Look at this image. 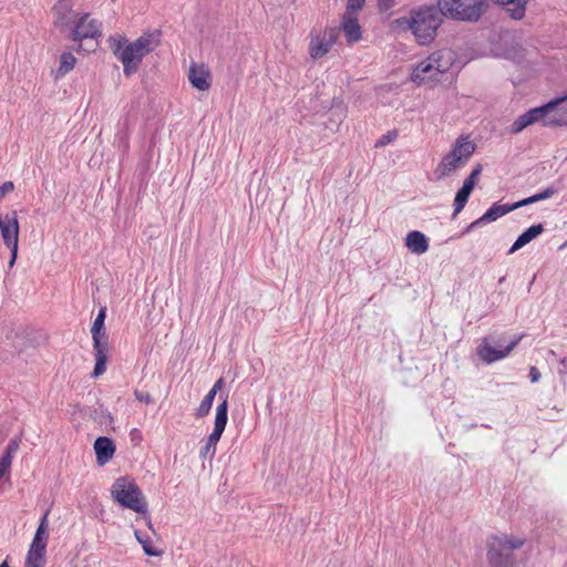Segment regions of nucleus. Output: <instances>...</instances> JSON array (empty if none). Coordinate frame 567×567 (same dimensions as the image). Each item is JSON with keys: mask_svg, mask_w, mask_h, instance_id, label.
<instances>
[{"mask_svg": "<svg viewBox=\"0 0 567 567\" xmlns=\"http://www.w3.org/2000/svg\"><path fill=\"white\" fill-rule=\"evenodd\" d=\"M159 39L156 33H144L133 42L123 35L111 37L110 48L113 54L122 62L123 72L126 76L135 73L145 55L158 45Z\"/></svg>", "mask_w": 567, "mask_h": 567, "instance_id": "obj_1", "label": "nucleus"}, {"mask_svg": "<svg viewBox=\"0 0 567 567\" xmlns=\"http://www.w3.org/2000/svg\"><path fill=\"white\" fill-rule=\"evenodd\" d=\"M444 17L439 7H424L412 11L410 17L395 20L396 25L403 30H411L416 41L424 45L431 43Z\"/></svg>", "mask_w": 567, "mask_h": 567, "instance_id": "obj_2", "label": "nucleus"}, {"mask_svg": "<svg viewBox=\"0 0 567 567\" xmlns=\"http://www.w3.org/2000/svg\"><path fill=\"white\" fill-rule=\"evenodd\" d=\"M437 7L441 14L446 18L477 22L489 7L488 0H439Z\"/></svg>", "mask_w": 567, "mask_h": 567, "instance_id": "obj_3", "label": "nucleus"}, {"mask_svg": "<svg viewBox=\"0 0 567 567\" xmlns=\"http://www.w3.org/2000/svg\"><path fill=\"white\" fill-rule=\"evenodd\" d=\"M476 145L468 136H460L451 151L443 156L436 166L434 174L437 179H443L462 168L474 154Z\"/></svg>", "mask_w": 567, "mask_h": 567, "instance_id": "obj_4", "label": "nucleus"}, {"mask_svg": "<svg viewBox=\"0 0 567 567\" xmlns=\"http://www.w3.org/2000/svg\"><path fill=\"white\" fill-rule=\"evenodd\" d=\"M524 543V538L514 535L494 537L488 548L489 563L493 567H516L518 560L514 551Z\"/></svg>", "mask_w": 567, "mask_h": 567, "instance_id": "obj_5", "label": "nucleus"}, {"mask_svg": "<svg viewBox=\"0 0 567 567\" xmlns=\"http://www.w3.org/2000/svg\"><path fill=\"white\" fill-rule=\"evenodd\" d=\"M112 494L118 503L135 512H142L145 508V502L133 481L118 478L113 485Z\"/></svg>", "mask_w": 567, "mask_h": 567, "instance_id": "obj_6", "label": "nucleus"}, {"mask_svg": "<svg viewBox=\"0 0 567 567\" xmlns=\"http://www.w3.org/2000/svg\"><path fill=\"white\" fill-rule=\"evenodd\" d=\"M19 220L17 210L0 215V233L3 244L10 249L9 266L12 267L18 256Z\"/></svg>", "mask_w": 567, "mask_h": 567, "instance_id": "obj_7", "label": "nucleus"}, {"mask_svg": "<svg viewBox=\"0 0 567 567\" xmlns=\"http://www.w3.org/2000/svg\"><path fill=\"white\" fill-rule=\"evenodd\" d=\"M70 30L72 31L71 38L74 41L93 39L101 35V22L96 19L90 18L89 14H83L79 19L75 18Z\"/></svg>", "mask_w": 567, "mask_h": 567, "instance_id": "obj_8", "label": "nucleus"}, {"mask_svg": "<svg viewBox=\"0 0 567 567\" xmlns=\"http://www.w3.org/2000/svg\"><path fill=\"white\" fill-rule=\"evenodd\" d=\"M47 534L48 528L44 522H42L37 530L35 537L29 550L27 557L25 567H43L44 566V553L47 548Z\"/></svg>", "mask_w": 567, "mask_h": 567, "instance_id": "obj_9", "label": "nucleus"}, {"mask_svg": "<svg viewBox=\"0 0 567 567\" xmlns=\"http://www.w3.org/2000/svg\"><path fill=\"white\" fill-rule=\"evenodd\" d=\"M544 125H567V95L544 105Z\"/></svg>", "mask_w": 567, "mask_h": 567, "instance_id": "obj_10", "label": "nucleus"}, {"mask_svg": "<svg viewBox=\"0 0 567 567\" xmlns=\"http://www.w3.org/2000/svg\"><path fill=\"white\" fill-rule=\"evenodd\" d=\"M432 60V53L421 62H419L412 73L411 81L417 85L426 84L429 82H439L440 75L435 70V65Z\"/></svg>", "mask_w": 567, "mask_h": 567, "instance_id": "obj_11", "label": "nucleus"}, {"mask_svg": "<svg viewBox=\"0 0 567 567\" xmlns=\"http://www.w3.org/2000/svg\"><path fill=\"white\" fill-rule=\"evenodd\" d=\"M52 11L55 27L63 31L70 29L73 25L76 14L72 11L71 0L58 1Z\"/></svg>", "mask_w": 567, "mask_h": 567, "instance_id": "obj_12", "label": "nucleus"}, {"mask_svg": "<svg viewBox=\"0 0 567 567\" xmlns=\"http://www.w3.org/2000/svg\"><path fill=\"white\" fill-rule=\"evenodd\" d=\"M546 107L540 106L529 110L528 112L524 113L512 123L509 132L513 134H517L536 122H543Z\"/></svg>", "mask_w": 567, "mask_h": 567, "instance_id": "obj_13", "label": "nucleus"}, {"mask_svg": "<svg viewBox=\"0 0 567 567\" xmlns=\"http://www.w3.org/2000/svg\"><path fill=\"white\" fill-rule=\"evenodd\" d=\"M188 80L199 91H207L210 87V72L208 68L193 63L189 66Z\"/></svg>", "mask_w": 567, "mask_h": 567, "instance_id": "obj_14", "label": "nucleus"}, {"mask_svg": "<svg viewBox=\"0 0 567 567\" xmlns=\"http://www.w3.org/2000/svg\"><path fill=\"white\" fill-rule=\"evenodd\" d=\"M517 208H519V207L516 206V203H514L513 205L494 204L491 208L487 209V212L482 217H480L478 219L471 223L470 226L467 227L466 231L474 229L475 227L480 226L483 223L494 221L497 218H499V217L506 215L507 213H509L514 209H517Z\"/></svg>", "mask_w": 567, "mask_h": 567, "instance_id": "obj_15", "label": "nucleus"}, {"mask_svg": "<svg viewBox=\"0 0 567 567\" xmlns=\"http://www.w3.org/2000/svg\"><path fill=\"white\" fill-rule=\"evenodd\" d=\"M103 321H94L91 332L93 336V339L95 341V347L97 349L96 353V364L94 368V375L99 377L104 373L105 371V362H106V354L101 349L100 340L101 336L103 334Z\"/></svg>", "mask_w": 567, "mask_h": 567, "instance_id": "obj_16", "label": "nucleus"}, {"mask_svg": "<svg viewBox=\"0 0 567 567\" xmlns=\"http://www.w3.org/2000/svg\"><path fill=\"white\" fill-rule=\"evenodd\" d=\"M405 246L412 254L415 255L425 254L430 247L427 237L419 230H412L408 233L405 237Z\"/></svg>", "mask_w": 567, "mask_h": 567, "instance_id": "obj_17", "label": "nucleus"}, {"mask_svg": "<svg viewBox=\"0 0 567 567\" xmlns=\"http://www.w3.org/2000/svg\"><path fill=\"white\" fill-rule=\"evenodd\" d=\"M439 75L446 73L455 62V53L451 49H442L432 53V60Z\"/></svg>", "mask_w": 567, "mask_h": 567, "instance_id": "obj_18", "label": "nucleus"}, {"mask_svg": "<svg viewBox=\"0 0 567 567\" xmlns=\"http://www.w3.org/2000/svg\"><path fill=\"white\" fill-rule=\"evenodd\" d=\"M543 231H544V227L542 224L530 226L522 235L518 236L516 241L513 244V246L508 250V254H514L518 249L523 248L525 245L530 243Z\"/></svg>", "mask_w": 567, "mask_h": 567, "instance_id": "obj_19", "label": "nucleus"}, {"mask_svg": "<svg viewBox=\"0 0 567 567\" xmlns=\"http://www.w3.org/2000/svg\"><path fill=\"white\" fill-rule=\"evenodd\" d=\"M94 450L96 453L99 464L103 465L109 460H111V457L114 454L115 447L111 440L106 437H99L95 441Z\"/></svg>", "mask_w": 567, "mask_h": 567, "instance_id": "obj_20", "label": "nucleus"}, {"mask_svg": "<svg viewBox=\"0 0 567 567\" xmlns=\"http://www.w3.org/2000/svg\"><path fill=\"white\" fill-rule=\"evenodd\" d=\"M342 31L348 43L358 42L361 39V27L358 18L343 17Z\"/></svg>", "mask_w": 567, "mask_h": 567, "instance_id": "obj_21", "label": "nucleus"}, {"mask_svg": "<svg viewBox=\"0 0 567 567\" xmlns=\"http://www.w3.org/2000/svg\"><path fill=\"white\" fill-rule=\"evenodd\" d=\"M332 45L331 40H327L326 37H316L311 39L309 45V52L311 58L319 59L326 55Z\"/></svg>", "mask_w": 567, "mask_h": 567, "instance_id": "obj_22", "label": "nucleus"}, {"mask_svg": "<svg viewBox=\"0 0 567 567\" xmlns=\"http://www.w3.org/2000/svg\"><path fill=\"white\" fill-rule=\"evenodd\" d=\"M226 423H227V403H226V401H224L218 408V412H217L216 421H215V429H214V432L209 436L210 442H217L219 440L221 433L225 430Z\"/></svg>", "mask_w": 567, "mask_h": 567, "instance_id": "obj_23", "label": "nucleus"}, {"mask_svg": "<svg viewBox=\"0 0 567 567\" xmlns=\"http://www.w3.org/2000/svg\"><path fill=\"white\" fill-rule=\"evenodd\" d=\"M495 3L501 6H513L508 9L511 17L519 20L525 16L526 4L528 0H494Z\"/></svg>", "mask_w": 567, "mask_h": 567, "instance_id": "obj_24", "label": "nucleus"}, {"mask_svg": "<svg viewBox=\"0 0 567 567\" xmlns=\"http://www.w3.org/2000/svg\"><path fill=\"white\" fill-rule=\"evenodd\" d=\"M76 59L71 52H64L60 58V66L56 71V76L62 78L68 74L75 66Z\"/></svg>", "mask_w": 567, "mask_h": 567, "instance_id": "obj_25", "label": "nucleus"}, {"mask_svg": "<svg viewBox=\"0 0 567 567\" xmlns=\"http://www.w3.org/2000/svg\"><path fill=\"white\" fill-rule=\"evenodd\" d=\"M472 192V188L464 185L458 189L454 199V216L462 212Z\"/></svg>", "mask_w": 567, "mask_h": 567, "instance_id": "obj_26", "label": "nucleus"}, {"mask_svg": "<svg viewBox=\"0 0 567 567\" xmlns=\"http://www.w3.org/2000/svg\"><path fill=\"white\" fill-rule=\"evenodd\" d=\"M556 193V189L553 188V187H548L546 188L545 190L540 192V193H537L528 198H525V199H522L519 202L516 203V206L518 207H523V206H526V205H529V204H533V203H536V202H539V200H544V199H547V198H550L554 194Z\"/></svg>", "mask_w": 567, "mask_h": 567, "instance_id": "obj_27", "label": "nucleus"}, {"mask_svg": "<svg viewBox=\"0 0 567 567\" xmlns=\"http://www.w3.org/2000/svg\"><path fill=\"white\" fill-rule=\"evenodd\" d=\"M365 0H348L343 17L358 18V12L363 8Z\"/></svg>", "mask_w": 567, "mask_h": 567, "instance_id": "obj_28", "label": "nucleus"}, {"mask_svg": "<svg viewBox=\"0 0 567 567\" xmlns=\"http://www.w3.org/2000/svg\"><path fill=\"white\" fill-rule=\"evenodd\" d=\"M220 381H218L214 388L210 390V392L208 393V395L206 396L205 401L202 403L200 405V411L205 414L209 411L210 409V405H212V402H213V399L215 396V394L217 393V391L220 389Z\"/></svg>", "mask_w": 567, "mask_h": 567, "instance_id": "obj_29", "label": "nucleus"}, {"mask_svg": "<svg viewBox=\"0 0 567 567\" xmlns=\"http://www.w3.org/2000/svg\"><path fill=\"white\" fill-rule=\"evenodd\" d=\"M482 165L478 164L470 174V176L464 181V186H468L470 188L474 189L475 185L478 182L480 175L482 173Z\"/></svg>", "mask_w": 567, "mask_h": 567, "instance_id": "obj_30", "label": "nucleus"}, {"mask_svg": "<svg viewBox=\"0 0 567 567\" xmlns=\"http://www.w3.org/2000/svg\"><path fill=\"white\" fill-rule=\"evenodd\" d=\"M480 354H481L482 359L486 362H493V361L505 355V353L496 352L488 347H484L480 351Z\"/></svg>", "mask_w": 567, "mask_h": 567, "instance_id": "obj_31", "label": "nucleus"}, {"mask_svg": "<svg viewBox=\"0 0 567 567\" xmlns=\"http://www.w3.org/2000/svg\"><path fill=\"white\" fill-rule=\"evenodd\" d=\"M398 137V132L395 130L389 131L386 134L382 135L378 142L375 143V147H383L389 143H392Z\"/></svg>", "mask_w": 567, "mask_h": 567, "instance_id": "obj_32", "label": "nucleus"}, {"mask_svg": "<svg viewBox=\"0 0 567 567\" xmlns=\"http://www.w3.org/2000/svg\"><path fill=\"white\" fill-rule=\"evenodd\" d=\"M12 457L10 453H7L1 460H0V480L6 475V473L9 471L11 466Z\"/></svg>", "mask_w": 567, "mask_h": 567, "instance_id": "obj_33", "label": "nucleus"}, {"mask_svg": "<svg viewBox=\"0 0 567 567\" xmlns=\"http://www.w3.org/2000/svg\"><path fill=\"white\" fill-rule=\"evenodd\" d=\"M14 189V184L10 181L4 182L0 186V200H2L9 193H11Z\"/></svg>", "mask_w": 567, "mask_h": 567, "instance_id": "obj_34", "label": "nucleus"}, {"mask_svg": "<svg viewBox=\"0 0 567 567\" xmlns=\"http://www.w3.org/2000/svg\"><path fill=\"white\" fill-rule=\"evenodd\" d=\"M378 4L382 10H388L392 7L393 0H378Z\"/></svg>", "mask_w": 567, "mask_h": 567, "instance_id": "obj_35", "label": "nucleus"}, {"mask_svg": "<svg viewBox=\"0 0 567 567\" xmlns=\"http://www.w3.org/2000/svg\"><path fill=\"white\" fill-rule=\"evenodd\" d=\"M105 317H106V308H101L99 310V313L95 319H105Z\"/></svg>", "mask_w": 567, "mask_h": 567, "instance_id": "obj_36", "label": "nucleus"}, {"mask_svg": "<svg viewBox=\"0 0 567 567\" xmlns=\"http://www.w3.org/2000/svg\"><path fill=\"white\" fill-rule=\"evenodd\" d=\"M144 550H145V553H146V554H148V555H157V553H156V551H154L151 547H148V546H146V545H144Z\"/></svg>", "mask_w": 567, "mask_h": 567, "instance_id": "obj_37", "label": "nucleus"}, {"mask_svg": "<svg viewBox=\"0 0 567 567\" xmlns=\"http://www.w3.org/2000/svg\"><path fill=\"white\" fill-rule=\"evenodd\" d=\"M0 567H9L8 563L7 561H3Z\"/></svg>", "mask_w": 567, "mask_h": 567, "instance_id": "obj_38", "label": "nucleus"}]
</instances>
